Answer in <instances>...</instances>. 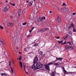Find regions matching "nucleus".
I'll use <instances>...</instances> for the list:
<instances>
[{
    "label": "nucleus",
    "instance_id": "nucleus-1",
    "mask_svg": "<svg viewBox=\"0 0 76 76\" xmlns=\"http://www.w3.org/2000/svg\"><path fill=\"white\" fill-rule=\"evenodd\" d=\"M33 64L32 66V69H36L39 65H40L41 63L35 62V63H33Z\"/></svg>",
    "mask_w": 76,
    "mask_h": 76
},
{
    "label": "nucleus",
    "instance_id": "nucleus-2",
    "mask_svg": "<svg viewBox=\"0 0 76 76\" xmlns=\"http://www.w3.org/2000/svg\"><path fill=\"white\" fill-rule=\"evenodd\" d=\"M43 64H40V65H39L36 69H42V67H43Z\"/></svg>",
    "mask_w": 76,
    "mask_h": 76
},
{
    "label": "nucleus",
    "instance_id": "nucleus-3",
    "mask_svg": "<svg viewBox=\"0 0 76 76\" xmlns=\"http://www.w3.org/2000/svg\"><path fill=\"white\" fill-rule=\"evenodd\" d=\"M47 64L45 66V67L46 70H47L48 71H50V67Z\"/></svg>",
    "mask_w": 76,
    "mask_h": 76
},
{
    "label": "nucleus",
    "instance_id": "nucleus-4",
    "mask_svg": "<svg viewBox=\"0 0 76 76\" xmlns=\"http://www.w3.org/2000/svg\"><path fill=\"white\" fill-rule=\"evenodd\" d=\"M43 19L45 20V17H42L41 16H40L39 17V19L40 21H41V20H42Z\"/></svg>",
    "mask_w": 76,
    "mask_h": 76
},
{
    "label": "nucleus",
    "instance_id": "nucleus-5",
    "mask_svg": "<svg viewBox=\"0 0 76 76\" xmlns=\"http://www.w3.org/2000/svg\"><path fill=\"white\" fill-rule=\"evenodd\" d=\"M38 60V58L37 57H36L35 58H34V61L33 63H36V61H37Z\"/></svg>",
    "mask_w": 76,
    "mask_h": 76
},
{
    "label": "nucleus",
    "instance_id": "nucleus-6",
    "mask_svg": "<svg viewBox=\"0 0 76 76\" xmlns=\"http://www.w3.org/2000/svg\"><path fill=\"white\" fill-rule=\"evenodd\" d=\"M8 25L9 26H13L14 24L12 23H10L8 24Z\"/></svg>",
    "mask_w": 76,
    "mask_h": 76
},
{
    "label": "nucleus",
    "instance_id": "nucleus-7",
    "mask_svg": "<svg viewBox=\"0 0 76 76\" xmlns=\"http://www.w3.org/2000/svg\"><path fill=\"white\" fill-rule=\"evenodd\" d=\"M57 18L58 20V22L59 23H60V22H61V18H60V17L59 16H58L57 17Z\"/></svg>",
    "mask_w": 76,
    "mask_h": 76
},
{
    "label": "nucleus",
    "instance_id": "nucleus-8",
    "mask_svg": "<svg viewBox=\"0 0 76 76\" xmlns=\"http://www.w3.org/2000/svg\"><path fill=\"white\" fill-rule=\"evenodd\" d=\"M64 48L65 49H69L70 48V46L68 45H65L64 46Z\"/></svg>",
    "mask_w": 76,
    "mask_h": 76
},
{
    "label": "nucleus",
    "instance_id": "nucleus-9",
    "mask_svg": "<svg viewBox=\"0 0 76 76\" xmlns=\"http://www.w3.org/2000/svg\"><path fill=\"white\" fill-rule=\"evenodd\" d=\"M21 11H20V9H19L18 11V15L19 16H20V14H21V13H20Z\"/></svg>",
    "mask_w": 76,
    "mask_h": 76
},
{
    "label": "nucleus",
    "instance_id": "nucleus-10",
    "mask_svg": "<svg viewBox=\"0 0 76 76\" xmlns=\"http://www.w3.org/2000/svg\"><path fill=\"white\" fill-rule=\"evenodd\" d=\"M49 28H42L43 32H45V31H47V30H48Z\"/></svg>",
    "mask_w": 76,
    "mask_h": 76
},
{
    "label": "nucleus",
    "instance_id": "nucleus-11",
    "mask_svg": "<svg viewBox=\"0 0 76 76\" xmlns=\"http://www.w3.org/2000/svg\"><path fill=\"white\" fill-rule=\"evenodd\" d=\"M33 3V1H32L29 2V3H28L29 5H30V6H32V4Z\"/></svg>",
    "mask_w": 76,
    "mask_h": 76
},
{
    "label": "nucleus",
    "instance_id": "nucleus-12",
    "mask_svg": "<svg viewBox=\"0 0 76 76\" xmlns=\"http://www.w3.org/2000/svg\"><path fill=\"white\" fill-rule=\"evenodd\" d=\"M9 10L7 8H6V7L4 8V12H7Z\"/></svg>",
    "mask_w": 76,
    "mask_h": 76
},
{
    "label": "nucleus",
    "instance_id": "nucleus-13",
    "mask_svg": "<svg viewBox=\"0 0 76 76\" xmlns=\"http://www.w3.org/2000/svg\"><path fill=\"white\" fill-rule=\"evenodd\" d=\"M1 42L2 43V45H6V44H5V42H4V41H1Z\"/></svg>",
    "mask_w": 76,
    "mask_h": 76
},
{
    "label": "nucleus",
    "instance_id": "nucleus-14",
    "mask_svg": "<svg viewBox=\"0 0 76 76\" xmlns=\"http://www.w3.org/2000/svg\"><path fill=\"white\" fill-rule=\"evenodd\" d=\"M20 66L21 68V69H22V67H23V66H22V63L21 62H20Z\"/></svg>",
    "mask_w": 76,
    "mask_h": 76
},
{
    "label": "nucleus",
    "instance_id": "nucleus-15",
    "mask_svg": "<svg viewBox=\"0 0 76 76\" xmlns=\"http://www.w3.org/2000/svg\"><path fill=\"white\" fill-rule=\"evenodd\" d=\"M54 66H59V64L58 63H55L54 64Z\"/></svg>",
    "mask_w": 76,
    "mask_h": 76
},
{
    "label": "nucleus",
    "instance_id": "nucleus-16",
    "mask_svg": "<svg viewBox=\"0 0 76 76\" xmlns=\"http://www.w3.org/2000/svg\"><path fill=\"white\" fill-rule=\"evenodd\" d=\"M67 44H69L70 45H73V43H71L70 42H67Z\"/></svg>",
    "mask_w": 76,
    "mask_h": 76
},
{
    "label": "nucleus",
    "instance_id": "nucleus-17",
    "mask_svg": "<svg viewBox=\"0 0 76 76\" xmlns=\"http://www.w3.org/2000/svg\"><path fill=\"white\" fill-rule=\"evenodd\" d=\"M25 48L24 49V51H28V50L27 49L28 48Z\"/></svg>",
    "mask_w": 76,
    "mask_h": 76
},
{
    "label": "nucleus",
    "instance_id": "nucleus-18",
    "mask_svg": "<svg viewBox=\"0 0 76 76\" xmlns=\"http://www.w3.org/2000/svg\"><path fill=\"white\" fill-rule=\"evenodd\" d=\"M51 75L52 76H55V73H54V72H52Z\"/></svg>",
    "mask_w": 76,
    "mask_h": 76
},
{
    "label": "nucleus",
    "instance_id": "nucleus-19",
    "mask_svg": "<svg viewBox=\"0 0 76 76\" xmlns=\"http://www.w3.org/2000/svg\"><path fill=\"white\" fill-rule=\"evenodd\" d=\"M1 74L2 76H7V74L5 73H1Z\"/></svg>",
    "mask_w": 76,
    "mask_h": 76
},
{
    "label": "nucleus",
    "instance_id": "nucleus-20",
    "mask_svg": "<svg viewBox=\"0 0 76 76\" xmlns=\"http://www.w3.org/2000/svg\"><path fill=\"white\" fill-rule=\"evenodd\" d=\"M5 7L7 8L9 10V9H10V6H9V5H7V6H6Z\"/></svg>",
    "mask_w": 76,
    "mask_h": 76
},
{
    "label": "nucleus",
    "instance_id": "nucleus-21",
    "mask_svg": "<svg viewBox=\"0 0 76 76\" xmlns=\"http://www.w3.org/2000/svg\"><path fill=\"white\" fill-rule=\"evenodd\" d=\"M74 49V48L73 46H69V49L70 50H73Z\"/></svg>",
    "mask_w": 76,
    "mask_h": 76
},
{
    "label": "nucleus",
    "instance_id": "nucleus-22",
    "mask_svg": "<svg viewBox=\"0 0 76 76\" xmlns=\"http://www.w3.org/2000/svg\"><path fill=\"white\" fill-rule=\"evenodd\" d=\"M11 72L13 74L14 73L13 72V69L12 67H11Z\"/></svg>",
    "mask_w": 76,
    "mask_h": 76
},
{
    "label": "nucleus",
    "instance_id": "nucleus-23",
    "mask_svg": "<svg viewBox=\"0 0 76 76\" xmlns=\"http://www.w3.org/2000/svg\"><path fill=\"white\" fill-rule=\"evenodd\" d=\"M38 43H35L34 45V47H36V46H38Z\"/></svg>",
    "mask_w": 76,
    "mask_h": 76
},
{
    "label": "nucleus",
    "instance_id": "nucleus-24",
    "mask_svg": "<svg viewBox=\"0 0 76 76\" xmlns=\"http://www.w3.org/2000/svg\"><path fill=\"white\" fill-rule=\"evenodd\" d=\"M43 53V52H42V51H41L39 52V54L40 55H42Z\"/></svg>",
    "mask_w": 76,
    "mask_h": 76
},
{
    "label": "nucleus",
    "instance_id": "nucleus-25",
    "mask_svg": "<svg viewBox=\"0 0 76 76\" xmlns=\"http://www.w3.org/2000/svg\"><path fill=\"white\" fill-rule=\"evenodd\" d=\"M42 29H40L39 30V32H43V30H42Z\"/></svg>",
    "mask_w": 76,
    "mask_h": 76
},
{
    "label": "nucleus",
    "instance_id": "nucleus-26",
    "mask_svg": "<svg viewBox=\"0 0 76 76\" xmlns=\"http://www.w3.org/2000/svg\"><path fill=\"white\" fill-rule=\"evenodd\" d=\"M63 41L62 40L61 41H58V43H62V42H63Z\"/></svg>",
    "mask_w": 76,
    "mask_h": 76
},
{
    "label": "nucleus",
    "instance_id": "nucleus-27",
    "mask_svg": "<svg viewBox=\"0 0 76 76\" xmlns=\"http://www.w3.org/2000/svg\"><path fill=\"white\" fill-rule=\"evenodd\" d=\"M12 63L10 61H9V66H10V65H11Z\"/></svg>",
    "mask_w": 76,
    "mask_h": 76
},
{
    "label": "nucleus",
    "instance_id": "nucleus-28",
    "mask_svg": "<svg viewBox=\"0 0 76 76\" xmlns=\"http://www.w3.org/2000/svg\"><path fill=\"white\" fill-rule=\"evenodd\" d=\"M10 4H12V6H15V4H12L11 2H10Z\"/></svg>",
    "mask_w": 76,
    "mask_h": 76
},
{
    "label": "nucleus",
    "instance_id": "nucleus-29",
    "mask_svg": "<svg viewBox=\"0 0 76 76\" xmlns=\"http://www.w3.org/2000/svg\"><path fill=\"white\" fill-rule=\"evenodd\" d=\"M26 22H25L24 23H23L22 25H26Z\"/></svg>",
    "mask_w": 76,
    "mask_h": 76
},
{
    "label": "nucleus",
    "instance_id": "nucleus-30",
    "mask_svg": "<svg viewBox=\"0 0 76 76\" xmlns=\"http://www.w3.org/2000/svg\"><path fill=\"white\" fill-rule=\"evenodd\" d=\"M63 6H67V4H66L64 3L63 4H62Z\"/></svg>",
    "mask_w": 76,
    "mask_h": 76
},
{
    "label": "nucleus",
    "instance_id": "nucleus-31",
    "mask_svg": "<svg viewBox=\"0 0 76 76\" xmlns=\"http://www.w3.org/2000/svg\"><path fill=\"white\" fill-rule=\"evenodd\" d=\"M65 9H66V8H62L61 9V10H65Z\"/></svg>",
    "mask_w": 76,
    "mask_h": 76
},
{
    "label": "nucleus",
    "instance_id": "nucleus-32",
    "mask_svg": "<svg viewBox=\"0 0 76 76\" xmlns=\"http://www.w3.org/2000/svg\"><path fill=\"white\" fill-rule=\"evenodd\" d=\"M53 64V63H48V64H47V65H51V64Z\"/></svg>",
    "mask_w": 76,
    "mask_h": 76
},
{
    "label": "nucleus",
    "instance_id": "nucleus-33",
    "mask_svg": "<svg viewBox=\"0 0 76 76\" xmlns=\"http://www.w3.org/2000/svg\"><path fill=\"white\" fill-rule=\"evenodd\" d=\"M19 60L20 61V60H22V56H20L19 58Z\"/></svg>",
    "mask_w": 76,
    "mask_h": 76
},
{
    "label": "nucleus",
    "instance_id": "nucleus-34",
    "mask_svg": "<svg viewBox=\"0 0 76 76\" xmlns=\"http://www.w3.org/2000/svg\"><path fill=\"white\" fill-rule=\"evenodd\" d=\"M71 26L73 28H74V25H73V24L72 23L71 24Z\"/></svg>",
    "mask_w": 76,
    "mask_h": 76
},
{
    "label": "nucleus",
    "instance_id": "nucleus-35",
    "mask_svg": "<svg viewBox=\"0 0 76 76\" xmlns=\"http://www.w3.org/2000/svg\"><path fill=\"white\" fill-rule=\"evenodd\" d=\"M63 72H64L65 73H67V71H66V70L64 69V70H63Z\"/></svg>",
    "mask_w": 76,
    "mask_h": 76
},
{
    "label": "nucleus",
    "instance_id": "nucleus-36",
    "mask_svg": "<svg viewBox=\"0 0 76 76\" xmlns=\"http://www.w3.org/2000/svg\"><path fill=\"white\" fill-rule=\"evenodd\" d=\"M73 28V32H76V29H75V28Z\"/></svg>",
    "mask_w": 76,
    "mask_h": 76
},
{
    "label": "nucleus",
    "instance_id": "nucleus-37",
    "mask_svg": "<svg viewBox=\"0 0 76 76\" xmlns=\"http://www.w3.org/2000/svg\"><path fill=\"white\" fill-rule=\"evenodd\" d=\"M0 28L1 29H3V27L1 26H0Z\"/></svg>",
    "mask_w": 76,
    "mask_h": 76
},
{
    "label": "nucleus",
    "instance_id": "nucleus-38",
    "mask_svg": "<svg viewBox=\"0 0 76 76\" xmlns=\"http://www.w3.org/2000/svg\"><path fill=\"white\" fill-rule=\"evenodd\" d=\"M64 39V40H65V39H66V38H67V37H64L63 38Z\"/></svg>",
    "mask_w": 76,
    "mask_h": 76
},
{
    "label": "nucleus",
    "instance_id": "nucleus-39",
    "mask_svg": "<svg viewBox=\"0 0 76 76\" xmlns=\"http://www.w3.org/2000/svg\"><path fill=\"white\" fill-rule=\"evenodd\" d=\"M63 60V58H59V60Z\"/></svg>",
    "mask_w": 76,
    "mask_h": 76
},
{
    "label": "nucleus",
    "instance_id": "nucleus-40",
    "mask_svg": "<svg viewBox=\"0 0 76 76\" xmlns=\"http://www.w3.org/2000/svg\"><path fill=\"white\" fill-rule=\"evenodd\" d=\"M70 28H71V26H69L68 29H70Z\"/></svg>",
    "mask_w": 76,
    "mask_h": 76
},
{
    "label": "nucleus",
    "instance_id": "nucleus-41",
    "mask_svg": "<svg viewBox=\"0 0 76 76\" xmlns=\"http://www.w3.org/2000/svg\"><path fill=\"white\" fill-rule=\"evenodd\" d=\"M56 59L57 60H59V58H56Z\"/></svg>",
    "mask_w": 76,
    "mask_h": 76
},
{
    "label": "nucleus",
    "instance_id": "nucleus-42",
    "mask_svg": "<svg viewBox=\"0 0 76 76\" xmlns=\"http://www.w3.org/2000/svg\"><path fill=\"white\" fill-rule=\"evenodd\" d=\"M23 67H24V69L25 72H26V70H25V66H24Z\"/></svg>",
    "mask_w": 76,
    "mask_h": 76
},
{
    "label": "nucleus",
    "instance_id": "nucleus-43",
    "mask_svg": "<svg viewBox=\"0 0 76 76\" xmlns=\"http://www.w3.org/2000/svg\"><path fill=\"white\" fill-rule=\"evenodd\" d=\"M66 38H67V37H68V36H69V35L68 34H67L66 35Z\"/></svg>",
    "mask_w": 76,
    "mask_h": 76
},
{
    "label": "nucleus",
    "instance_id": "nucleus-44",
    "mask_svg": "<svg viewBox=\"0 0 76 76\" xmlns=\"http://www.w3.org/2000/svg\"><path fill=\"white\" fill-rule=\"evenodd\" d=\"M28 38H29V37H31V36H30V35H28V36H27Z\"/></svg>",
    "mask_w": 76,
    "mask_h": 76
},
{
    "label": "nucleus",
    "instance_id": "nucleus-45",
    "mask_svg": "<svg viewBox=\"0 0 76 76\" xmlns=\"http://www.w3.org/2000/svg\"><path fill=\"white\" fill-rule=\"evenodd\" d=\"M76 14V13H74L72 14L73 15H75V14Z\"/></svg>",
    "mask_w": 76,
    "mask_h": 76
},
{
    "label": "nucleus",
    "instance_id": "nucleus-46",
    "mask_svg": "<svg viewBox=\"0 0 76 76\" xmlns=\"http://www.w3.org/2000/svg\"><path fill=\"white\" fill-rule=\"evenodd\" d=\"M57 39H59L60 38V37H58L56 38Z\"/></svg>",
    "mask_w": 76,
    "mask_h": 76
},
{
    "label": "nucleus",
    "instance_id": "nucleus-47",
    "mask_svg": "<svg viewBox=\"0 0 76 76\" xmlns=\"http://www.w3.org/2000/svg\"><path fill=\"white\" fill-rule=\"evenodd\" d=\"M34 28H34V27H33V28H32V29H31V31H32V30H33V29H34Z\"/></svg>",
    "mask_w": 76,
    "mask_h": 76
},
{
    "label": "nucleus",
    "instance_id": "nucleus-48",
    "mask_svg": "<svg viewBox=\"0 0 76 76\" xmlns=\"http://www.w3.org/2000/svg\"><path fill=\"white\" fill-rule=\"evenodd\" d=\"M26 74H27V75H28V72H26Z\"/></svg>",
    "mask_w": 76,
    "mask_h": 76
},
{
    "label": "nucleus",
    "instance_id": "nucleus-49",
    "mask_svg": "<svg viewBox=\"0 0 76 76\" xmlns=\"http://www.w3.org/2000/svg\"><path fill=\"white\" fill-rule=\"evenodd\" d=\"M26 3H29V1H26Z\"/></svg>",
    "mask_w": 76,
    "mask_h": 76
},
{
    "label": "nucleus",
    "instance_id": "nucleus-50",
    "mask_svg": "<svg viewBox=\"0 0 76 76\" xmlns=\"http://www.w3.org/2000/svg\"><path fill=\"white\" fill-rule=\"evenodd\" d=\"M62 69H63V70H65V69H64V67H63Z\"/></svg>",
    "mask_w": 76,
    "mask_h": 76
},
{
    "label": "nucleus",
    "instance_id": "nucleus-51",
    "mask_svg": "<svg viewBox=\"0 0 76 76\" xmlns=\"http://www.w3.org/2000/svg\"><path fill=\"white\" fill-rule=\"evenodd\" d=\"M49 13H52V11H50Z\"/></svg>",
    "mask_w": 76,
    "mask_h": 76
},
{
    "label": "nucleus",
    "instance_id": "nucleus-52",
    "mask_svg": "<svg viewBox=\"0 0 76 76\" xmlns=\"http://www.w3.org/2000/svg\"><path fill=\"white\" fill-rule=\"evenodd\" d=\"M66 41H65V42H64V44H66Z\"/></svg>",
    "mask_w": 76,
    "mask_h": 76
},
{
    "label": "nucleus",
    "instance_id": "nucleus-53",
    "mask_svg": "<svg viewBox=\"0 0 76 76\" xmlns=\"http://www.w3.org/2000/svg\"><path fill=\"white\" fill-rule=\"evenodd\" d=\"M31 32H32V30H31V31H30V33H31Z\"/></svg>",
    "mask_w": 76,
    "mask_h": 76
},
{
    "label": "nucleus",
    "instance_id": "nucleus-54",
    "mask_svg": "<svg viewBox=\"0 0 76 76\" xmlns=\"http://www.w3.org/2000/svg\"><path fill=\"white\" fill-rule=\"evenodd\" d=\"M6 2L7 3V2H8V1H6Z\"/></svg>",
    "mask_w": 76,
    "mask_h": 76
},
{
    "label": "nucleus",
    "instance_id": "nucleus-55",
    "mask_svg": "<svg viewBox=\"0 0 76 76\" xmlns=\"http://www.w3.org/2000/svg\"><path fill=\"white\" fill-rule=\"evenodd\" d=\"M19 54H21V53H20V52H19Z\"/></svg>",
    "mask_w": 76,
    "mask_h": 76
},
{
    "label": "nucleus",
    "instance_id": "nucleus-56",
    "mask_svg": "<svg viewBox=\"0 0 76 76\" xmlns=\"http://www.w3.org/2000/svg\"><path fill=\"white\" fill-rule=\"evenodd\" d=\"M11 18H13V17H12V16L11 17Z\"/></svg>",
    "mask_w": 76,
    "mask_h": 76
},
{
    "label": "nucleus",
    "instance_id": "nucleus-57",
    "mask_svg": "<svg viewBox=\"0 0 76 76\" xmlns=\"http://www.w3.org/2000/svg\"><path fill=\"white\" fill-rule=\"evenodd\" d=\"M13 64H15V63H14V62H13Z\"/></svg>",
    "mask_w": 76,
    "mask_h": 76
},
{
    "label": "nucleus",
    "instance_id": "nucleus-58",
    "mask_svg": "<svg viewBox=\"0 0 76 76\" xmlns=\"http://www.w3.org/2000/svg\"><path fill=\"white\" fill-rule=\"evenodd\" d=\"M16 48L17 49H18V48Z\"/></svg>",
    "mask_w": 76,
    "mask_h": 76
},
{
    "label": "nucleus",
    "instance_id": "nucleus-59",
    "mask_svg": "<svg viewBox=\"0 0 76 76\" xmlns=\"http://www.w3.org/2000/svg\"><path fill=\"white\" fill-rule=\"evenodd\" d=\"M34 0V1H35V0Z\"/></svg>",
    "mask_w": 76,
    "mask_h": 76
},
{
    "label": "nucleus",
    "instance_id": "nucleus-60",
    "mask_svg": "<svg viewBox=\"0 0 76 76\" xmlns=\"http://www.w3.org/2000/svg\"><path fill=\"white\" fill-rule=\"evenodd\" d=\"M18 60H19V59H18Z\"/></svg>",
    "mask_w": 76,
    "mask_h": 76
}]
</instances>
